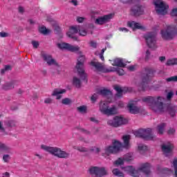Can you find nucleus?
Here are the masks:
<instances>
[{
  "instance_id": "dca6fc26",
  "label": "nucleus",
  "mask_w": 177,
  "mask_h": 177,
  "mask_svg": "<svg viewBox=\"0 0 177 177\" xmlns=\"http://www.w3.org/2000/svg\"><path fill=\"white\" fill-rule=\"evenodd\" d=\"M80 30V26H71L69 31L66 33V35L69 38H72L73 41H78V37H75V34H78V30Z\"/></svg>"
},
{
  "instance_id": "338daca9",
  "label": "nucleus",
  "mask_w": 177,
  "mask_h": 177,
  "mask_svg": "<svg viewBox=\"0 0 177 177\" xmlns=\"http://www.w3.org/2000/svg\"><path fill=\"white\" fill-rule=\"evenodd\" d=\"M2 177H10V174H9V172H6V173L3 174Z\"/></svg>"
},
{
  "instance_id": "ea45409f",
  "label": "nucleus",
  "mask_w": 177,
  "mask_h": 177,
  "mask_svg": "<svg viewBox=\"0 0 177 177\" xmlns=\"http://www.w3.org/2000/svg\"><path fill=\"white\" fill-rule=\"evenodd\" d=\"M146 150H147V146L143 145H138V151H140V153H145Z\"/></svg>"
},
{
  "instance_id": "5fc2aeb1",
  "label": "nucleus",
  "mask_w": 177,
  "mask_h": 177,
  "mask_svg": "<svg viewBox=\"0 0 177 177\" xmlns=\"http://www.w3.org/2000/svg\"><path fill=\"white\" fill-rule=\"evenodd\" d=\"M0 150H8V147L5 144L0 142Z\"/></svg>"
},
{
  "instance_id": "e433bc0d",
  "label": "nucleus",
  "mask_w": 177,
  "mask_h": 177,
  "mask_svg": "<svg viewBox=\"0 0 177 177\" xmlns=\"http://www.w3.org/2000/svg\"><path fill=\"white\" fill-rule=\"evenodd\" d=\"M172 165L174 168V175L177 177V158H174L172 162Z\"/></svg>"
},
{
  "instance_id": "58836bf2",
  "label": "nucleus",
  "mask_w": 177,
  "mask_h": 177,
  "mask_svg": "<svg viewBox=\"0 0 177 177\" xmlns=\"http://www.w3.org/2000/svg\"><path fill=\"white\" fill-rule=\"evenodd\" d=\"M79 35L81 37H86V35L88 34V32L85 29H81V28L79 26Z\"/></svg>"
},
{
  "instance_id": "680f3d73",
  "label": "nucleus",
  "mask_w": 177,
  "mask_h": 177,
  "mask_svg": "<svg viewBox=\"0 0 177 177\" xmlns=\"http://www.w3.org/2000/svg\"><path fill=\"white\" fill-rule=\"evenodd\" d=\"M4 68H6V71H10V70H12V66H10V65H6Z\"/></svg>"
},
{
  "instance_id": "f257e3e1",
  "label": "nucleus",
  "mask_w": 177,
  "mask_h": 177,
  "mask_svg": "<svg viewBox=\"0 0 177 177\" xmlns=\"http://www.w3.org/2000/svg\"><path fill=\"white\" fill-rule=\"evenodd\" d=\"M165 99L161 96H147L142 98V102L155 111V113H165L167 111L169 115L175 117L177 114V106L172 104H164Z\"/></svg>"
},
{
  "instance_id": "09e8293b",
  "label": "nucleus",
  "mask_w": 177,
  "mask_h": 177,
  "mask_svg": "<svg viewBox=\"0 0 177 177\" xmlns=\"http://www.w3.org/2000/svg\"><path fill=\"white\" fill-rule=\"evenodd\" d=\"M117 73L119 75H124L125 74V71L122 68H118Z\"/></svg>"
},
{
  "instance_id": "aec40b11",
  "label": "nucleus",
  "mask_w": 177,
  "mask_h": 177,
  "mask_svg": "<svg viewBox=\"0 0 177 177\" xmlns=\"http://www.w3.org/2000/svg\"><path fill=\"white\" fill-rule=\"evenodd\" d=\"M127 26L130 28H132L133 31H135V30H145V28L143 26L133 21L127 22Z\"/></svg>"
},
{
  "instance_id": "864d4df0",
  "label": "nucleus",
  "mask_w": 177,
  "mask_h": 177,
  "mask_svg": "<svg viewBox=\"0 0 177 177\" xmlns=\"http://www.w3.org/2000/svg\"><path fill=\"white\" fill-rule=\"evenodd\" d=\"M0 37L1 38H6V37H9V33L5 32H0Z\"/></svg>"
},
{
  "instance_id": "c85d7f7f",
  "label": "nucleus",
  "mask_w": 177,
  "mask_h": 177,
  "mask_svg": "<svg viewBox=\"0 0 177 177\" xmlns=\"http://www.w3.org/2000/svg\"><path fill=\"white\" fill-rule=\"evenodd\" d=\"M68 50H69V52H73V53L79 52L80 51V46H73L71 44H68Z\"/></svg>"
},
{
  "instance_id": "a19ab883",
  "label": "nucleus",
  "mask_w": 177,
  "mask_h": 177,
  "mask_svg": "<svg viewBox=\"0 0 177 177\" xmlns=\"http://www.w3.org/2000/svg\"><path fill=\"white\" fill-rule=\"evenodd\" d=\"M167 82H177V75L171 76L166 79Z\"/></svg>"
},
{
  "instance_id": "412c9836",
  "label": "nucleus",
  "mask_w": 177,
  "mask_h": 177,
  "mask_svg": "<svg viewBox=\"0 0 177 177\" xmlns=\"http://www.w3.org/2000/svg\"><path fill=\"white\" fill-rule=\"evenodd\" d=\"M127 108L129 109V111L131 114H139L142 111V109L135 104L131 103L127 105Z\"/></svg>"
},
{
  "instance_id": "72a5a7b5",
  "label": "nucleus",
  "mask_w": 177,
  "mask_h": 177,
  "mask_svg": "<svg viewBox=\"0 0 177 177\" xmlns=\"http://www.w3.org/2000/svg\"><path fill=\"white\" fill-rule=\"evenodd\" d=\"M177 65V58H173L168 59L166 66H176Z\"/></svg>"
},
{
  "instance_id": "f3484780",
  "label": "nucleus",
  "mask_w": 177,
  "mask_h": 177,
  "mask_svg": "<svg viewBox=\"0 0 177 177\" xmlns=\"http://www.w3.org/2000/svg\"><path fill=\"white\" fill-rule=\"evenodd\" d=\"M91 66L94 67L95 68V71H97L98 73H109L110 71L108 69L104 68V66L102 64V63L99 62H95V61H91Z\"/></svg>"
},
{
  "instance_id": "49530a36",
  "label": "nucleus",
  "mask_w": 177,
  "mask_h": 177,
  "mask_svg": "<svg viewBox=\"0 0 177 177\" xmlns=\"http://www.w3.org/2000/svg\"><path fill=\"white\" fill-rule=\"evenodd\" d=\"M32 45L35 49H37L38 46H39V42L37 41H32Z\"/></svg>"
},
{
  "instance_id": "79ce46f5",
  "label": "nucleus",
  "mask_w": 177,
  "mask_h": 177,
  "mask_svg": "<svg viewBox=\"0 0 177 177\" xmlns=\"http://www.w3.org/2000/svg\"><path fill=\"white\" fill-rule=\"evenodd\" d=\"M62 104H65L67 106L68 104H71L72 101H71V99L66 97V98L62 99Z\"/></svg>"
},
{
  "instance_id": "37998d69",
  "label": "nucleus",
  "mask_w": 177,
  "mask_h": 177,
  "mask_svg": "<svg viewBox=\"0 0 177 177\" xmlns=\"http://www.w3.org/2000/svg\"><path fill=\"white\" fill-rule=\"evenodd\" d=\"M77 110L79 111V113H86V106H80L77 108Z\"/></svg>"
},
{
  "instance_id": "4be33fe9",
  "label": "nucleus",
  "mask_w": 177,
  "mask_h": 177,
  "mask_svg": "<svg viewBox=\"0 0 177 177\" xmlns=\"http://www.w3.org/2000/svg\"><path fill=\"white\" fill-rule=\"evenodd\" d=\"M66 93V89H61L55 88L53 91L52 96H56L57 100H60L62 99V94Z\"/></svg>"
},
{
  "instance_id": "774afa93",
  "label": "nucleus",
  "mask_w": 177,
  "mask_h": 177,
  "mask_svg": "<svg viewBox=\"0 0 177 177\" xmlns=\"http://www.w3.org/2000/svg\"><path fill=\"white\" fill-rule=\"evenodd\" d=\"M19 13H24V8L19 7Z\"/></svg>"
},
{
  "instance_id": "f704fd0d",
  "label": "nucleus",
  "mask_w": 177,
  "mask_h": 177,
  "mask_svg": "<svg viewBox=\"0 0 177 177\" xmlns=\"http://www.w3.org/2000/svg\"><path fill=\"white\" fill-rule=\"evenodd\" d=\"M160 172L165 175H171V174H174V171L168 168L162 169Z\"/></svg>"
},
{
  "instance_id": "a211bd4d",
  "label": "nucleus",
  "mask_w": 177,
  "mask_h": 177,
  "mask_svg": "<svg viewBox=\"0 0 177 177\" xmlns=\"http://www.w3.org/2000/svg\"><path fill=\"white\" fill-rule=\"evenodd\" d=\"M162 151L164 154L168 157V154H172V150L174 149V145L171 142H168L167 145L164 144L161 147Z\"/></svg>"
},
{
  "instance_id": "603ef678",
  "label": "nucleus",
  "mask_w": 177,
  "mask_h": 177,
  "mask_svg": "<svg viewBox=\"0 0 177 177\" xmlns=\"http://www.w3.org/2000/svg\"><path fill=\"white\" fill-rule=\"evenodd\" d=\"M175 132H176V131L175 129H174V128H170V129L167 131L168 135H174V133H175Z\"/></svg>"
},
{
  "instance_id": "13d9d810",
  "label": "nucleus",
  "mask_w": 177,
  "mask_h": 177,
  "mask_svg": "<svg viewBox=\"0 0 177 177\" xmlns=\"http://www.w3.org/2000/svg\"><path fill=\"white\" fill-rule=\"evenodd\" d=\"M84 20H85V18H84V17H78L77 18V21L78 23H83Z\"/></svg>"
},
{
  "instance_id": "39448f33",
  "label": "nucleus",
  "mask_w": 177,
  "mask_h": 177,
  "mask_svg": "<svg viewBox=\"0 0 177 177\" xmlns=\"http://www.w3.org/2000/svg\"><path fill=\"white\" fill-rule=\"evenodd\" d=\"M160 35L162 39L165 41H171L175 38L177 35V28L176 26L173 25H167L166 28L160 30Z\"/></svg>"
},
{
  "instance_id": "473e14b6",
  "label": "nucleus",
  "mask_w": 177,
  "mask_h": 177,
  "mask_svg": "<svg viewBox=\"0 0 177 177\" xmlns=\"http://www.w3.org/2000/svg\"><path fill=\"white\" fill-rule=\"evenodd\" d=\"M165 128V123H161L160 124H158V133H159L160 135H162V133H164Z\"/></svg>"
},
{
  "instance_id": "6e6552de",
  "label": "nucleus",
  "mask_w": 177,
  "mask_h": 177,
  "mask_svg": "<svg viewBox=\"0 0 177 177\" xmlns=\"http://www.w3.org/2000/svg\"><path fill=\"white\" fill-rule=\"evenodd\" d=\"M157 33L156 32H149L144 35V38L147 42V45L151 49H156L157 48Z\"/></svg>"
},
{
  "instance_id": "4d7b16f0",
  "label": "nucleus",
  "mask_w": 177,
  "mask_h": 177,
  "mask_svg": "<svg viewBox=\"0 0 177 177\" xmlns=\"http://www.w3.org/2000/svg\"><path fill=\"white\" fill-rule=\"evenodd\" d=\"M150 59V50H147L146 55H145V60H149Z\"/></svg>"
},
{
  "instance_id": "2f4dec72",
  "label": "nucleus",
  "mask_w": 177,
  "mask_h": 177,
  "mask_svg": "<svg viewBox=\"0 0 177 177\" xmlns=\"http://www.w3.org/2000/svg\"><path fill=\"white\" fill-rule=\"evenodd\" d=\"M39 32L41 34H43V35H48L50 32V30L49 29H47L46 27L42 26L39 28Z\"/></svg>"
},
{
  "instance_id": "c9c22d12",
  "label": "nucleus",
  "mask_w": 177,
  "mask_h": 177,
  "mask_svg": "<svg viewBox=\"0 0 177 177\" xmlns=\"http://www.w3.org/2000/svg\"><path fill=\"white\" fill-rule=\"evenodd\" d=\"M112 172L115 176H124V173L121 172L118 169H113Z\"/></svg>"
},
{
  "instance_id": "ddd939ff",
  "label": "nucleus",
  "mask_w": 177,
  "mask_h": 177,
  "mask_svg": "<svg viewBox=\"0 0 177 177\" xmlns=\"http://www.w3.org/2000/svg\"><path fill=\"white\" fill-rule=\"evenodd\" d=\"M114 17V15L113 14H108L105 15L102 17H99L98 18L95 19V24H97L98 26H103V24H106V23H109L111 19Z\"/></svg>"
},
{
  "instance_id": "4c0bfd02",
  "label": "nucleus",
  "mask_w": 177,
  "mask_h": 177,
  "mask_svg": "<svg viewBox=\"0 0 177 177\" xmlns=\"http://www.w3.org/2000/svg\"><path fill=\"white\" fill-rule=\"evenodd\" d=\"M68 45L69 44L68 43H61V44H58L57 46L59 49H66V50H68Z\"/></svg>"
},
{
  "instance_id": "3c124183",
  "label": "nucleus",
  "mask_w": 177,
  "mask_h": 177,
  "mask_svg": "<svg viewBox=\"0 0 177 177\" xmlns=\"http://www.w3.org/2000/svg\"><path fill=\"white\" fill-rule=\"evenodd\" d=\"M0 132H3V133L6 132V130L5 129V127H3V124L1 121H0Z\"/></svg>"
},
{
  "instance_id": "de8ad7c7",
  "label": "nucleus",
  "mask_w": 177,
  "mask_h": 177,
  "mask_svg": "<svg viewBox=\"0 0 177 177\" xmlns=\"http://www.w3.org/2000/svg\"><path fill=\"white\" fill-rule=\"evenodd\" d=\"M97 100V94L94 93L91 97V102H93V103H95V102H96V100Z\"/></svg>"
},
{
  "instance_id": "393cba45",
  "label": "nucleus",
  "mask_w": 177,
  "mask_h": 177,
  "mask_svg": "<svg viewBox=\"0 0 177 177\" xmlns=\"http://www.w3.org/2000/svg\"><path fill=\"white\" fill-rule=\"evenodd\" d=\"M113 66H115L116 67H125L127 64H124V62H122V59L120 58H117L113 60Z\"/></svg>"
},
{
  "instance_id": "0e129e2a",
  "label": "nucleus",
  "mask_w": 177,
  "mask_h": 177,
  "mask_svg": "<svg viewBox=\"0 0 177 177\" xmlns=\"http://www.w3.org/2000/svg\"><path fill=\"white\" fill-rule=\"evenodd\" d=\"M119 30L122 32L124 31V32H128V29H127L126 28H120Z\"/></svg>"
},
{
  "instance_id": "2eb2a0df",
  "label": "nucleus",
  "mask_w": 177,
  "mask_h": 177,
  "mask_svg": "<svg viewBox=\"0 0 177 177\" xmlns=\"http://www.w3.org/2000/svg\"><path fill=\"white\" fill-rule=\"evenodd\" d=\"M41 57H42L43 60L47 63L48 66H52V64H54V66L58 65L56 60L52 58V55L45 53V51L41 52Z\"/></svg>"
},
{
  "instance_id": "a18cd8bd",
  "label": "nucleus",
  "mask_w": 177,
  "mask_h": 177,
  "mask_svg": "<svg viewBox=\"0 0 177 177\" xmlns=\"http://www.w3.org/2000/svg\"><path fill=\"white\" fill-rule=\"evenodd\" d=\"M75 149H76V150H78V151H80L81 153H86V151H88V149L85 147H77Z\"/></svg>"
},
{
  "instance_id": "c03bdc74",
  "label": "nucleus",
  "mask_w": 177,
  "mask_h": 177,
  "mask_svg": "<svg viewBox=\"0 0 177 177\" xmlns=\"http://www.w3.org/2000/svg\"><path fill=\"white\" fill-rule=\"evenodd\" d=\"M114 165H122L124 164V160L121 158H119L113 162Z\"/></svg>"
},
{
  "instance_id": "f03ea898",
  "label": "nucleus",
  "mask_w": 177,
  "mask_h": 177,
  "mask_svg": "<svg viewBox=\"0 0 177 177\" xmlns=\"http://www.w3.org/2000/svg\"><path fill=\"white\" fill-rule=\"evenodd\" d=\"M156 71L151 68H145L144 72L141 74L142 82L137 84L138 91L145 92L149 89V82L151 77H153V74Z\"/></svg>"
},
{
  "instance_id": "69168bd1",
  "label": "nucleus",
  "mask_w": 177,
  "mask_h": 177,
  "mask_svg": "<svg viewBox=\"0 0 177 177\" xmlns=\"http://www.w3.org/2000/svg\"><path fill=\"white\" fill-rule=\"evenodd\" d=\"M90 44H91V46H92V48H96V46H97L96 42L91 41Z\"/></svg>"
},
{
  "instance_id": "052dcab7",
  "label": "nucleus",
  "mask_w": 177,
  "mask_h": 177,
  "mask_svg": "<svg viewBox=\"0 0 177 177\" xmlns=\"http://www.w3.org/2000/svg\"><path fill=\"white\" fill-rule=\"evenodd\" d=\"M90 121L92 122H95V124H97L99 122V120H96L95 118H90Z\"/></svg>"
},
{
  "instance_id": "0eeeda50",
  "label": "nucleus",
  "mask_w": 177,
  "mask_h": 177,
  "mask_svg": "<svg viewBox=\"0 0 177 177\" xmlns=\"http://www.w3.org/2000/svg\"><path fill=\"white\" fill-rule=\"evenodd\" d=\"M85 63V56L80 55L77 59V62L75 66V68L77 73L83 81H86V73L84 69V64Z\"/></svg>"
},
{
  "instance_id": "6ab92c4d",
  "label": "nucleus",
  "mask_w": 177,
  "mask_h": 177,
  "mask_svg": "<svg viewBox=\"0 0 177 177\" xmlns=\"http://www.w3.org/2000/svg\"><path fill=\"white\" fill-rule=\"evenodd\" d=\"M19 84V82L16 80H12L10 82H7L2 85L1 89L3 91H11V89H14L15 86Z\"/></svg>"
},
{
  "instance_id": "7ed1b4c3",
  "label": "nucleus",
  "mask_w": 177,
  "mask_h": 177,
  "mask_svg": "<svg viewBox=\"0 0 177 177\" xmlns=\"http://www.w3.org/2000/svg\"><path fill=\"white\" fill-rule=\"evenodd\" d=\"M125 171H127V172H128V174L133 177L139 176V173L140 171L147 176H149V175H150V163L147 162L142 165V166L138 170L135 169V168H133L132 166H127L125 167Z\"/></svg>"
},
{
  "instance_id": "bb28decb",
  "label": "nucleus",
  "mask_w": 177,
  "mask_h": 177,
  "mask_svg": "<svg viewBox=\"0 0 177 177\" xmlns=\"http://www.w3.org/2000/svg\"><path fill=\"white\" fill-rule=\"evenodd\" d=\"M99 95H102V96H110L111 95V91L109 89H102L98 91Z\"/></svg>"
},
{
  "instance_id": "8fccbe9b",
  "label": "nucleus",
  "mask_w": 177,
  "mask_h": 177,
  "mask_svg": "<svg viewBox=\"0 0 177 177\" xmlns=\"http://www.w3.org/2000/svg\"><path fill=\"white\" fill-rule=\"evenodd\" d=\"M172 96H174V92L169 91L167 95V100H171V99H172Z\"/></svg>"
},
{
  "instance_id": "4468645a",
  "label": "nucleus",
  "mask_w": 177,
  "mask_h": 177,
  "mask_svg": "<svg viewBox=\"0 0 177 177\" xmlns=\"http://www.w3.org/2000/svg\"><path fill=\"white\" fill-rule=\"evenodd\" d=\"M130 13L132 16H135L136 17L142 16V15L145 14V8L140 5L133 6L131 8Z\"/></svg>"
},
{
  "instance_id": "bf43d9fd",
  "label": "nucleus",
  "mask_w": 177,
  "mask_h": 177,
  "mask_svg": "<svg viewBox=\"0 0 177 177\" xmlns=\"http://www.w3.org/2000/svg\"><path fill=\"white\" fill-rule=\"evenodd\" d=\"M44 103H46V104H50V103H52V99L51 98H46L44 100Z\"/></svg>"
},
{
  "instance_id": "5701e85b",
  "label": "nucleus",
  "mask_w": 177,
  "mask_h": 177,
  "mask_svg": "<svg viewBox=\"0 0 177 177\" xmlns=\"http://www.w3.org/2000/svg\"><path fill=\"white\" fill-rule=\"evenodd\" d=\"M105 115H114L117 114V108L115 106H113L111 108H108L106 110L104 111Z\"/></svg>"
},
{
  "instance_id": "1a4fd4ad",
  "label": "nucleus",
  "mask_w": 177,
  "mask_h": 177,
  "mask_svg": "<svg viewBox=\"0 0 177 177\" xmlns=\"http://www.w3.org/2000/svg\"><path fill=\"white\" fill-rule=\"evenodd\" d=\"M90 175L95 177H103L109 175L107 169L104 167H91L88 169Z\"/></svg>"
},
{
  "instance_id": "c756f323",
  "label": "nucleus",
  "mask_w": 177,
  "mask_h": 177,
  "mask_svg": "<svg viewBox=\"0 0 177 177\" xmlns=\"http://www.w3.org/2000/svg\"><path fill=\"white\" fill-rule=\"evenodd\" d=\"M73 84L76 88H80L81 86V80L77 77H74L73 80Z\"/></svg>"
},
{
  "instance_id": "20e7f679",
  "label": "nucleus",
  "mask_w": 177,
  "mask_h": 177,
  "mask_svg": "<svg viewBox=\"0 0 177 177\" xmlns=\"http://www.w3.org/2000/svg\"><path fill=\"white\" fill-rule=\"evenodd\" d=\"M41 149L58 158H68L70 157L69 153L62 150V149L59 147H53L42 145Z\"/></svg>"
},
{
  "instance_id": "6e6d98bb",
  "label": "nucleus",
  "mask_w": 177,
  "mask_h": 177,
  "mask_svg": "<svg viewBox=\"0 0 177 177\" xmlns=\"http://www.w3.org/2000/svg\"><path fill=\"white\" fill-rule=\"evenodd\" d=\"M10 158L9 155H4L3 156V160L4 162H8V161H9Z\"/></svg>"
},
{
  "instance_id": "9d476101",
  "label": "nucleus",
  "mask_w": 177,
  "mask_h": 177,
  "mask_svg": "<svg viewBox=\"0 0 177 177\" xmlns=\"http://www.w3.org/2000/svg\"><path fill=\"white\" fill-rule=\"evenodd\" d=\"M153 5L156 6V13L162 15H167L169 6L164 3V1L161 0H154Z\"/></svg>"
},
{
  "instance_id": "e2e57ef3",
  "label": "nucleus",
  "mask_w": 177,
  "mask_h": 177,
  "mask_svg": "<svg viewBox=\"0 0 177 177\" xmlns=\"http://www.w3.org/2000/svg\"><path fill=\"white\" fill-rule=\"evenodd\" d=\"M128 70H129V71H135V66H129Z\"/></svg>"
},
{
  "instance_id": "7c9ffc66",
  "label": "nucleus",
  "mask_w": 177,
  "mask_h": 177,
  "mask_svg": "<svg viewBox=\"0 0 177 177\" xmlns=\"http://www.w3.org/2000/svg\"><path fill=\"white\" fill-rule=\"evenodd\" d=\"M6 127L8 128H13L16 127V122L15 120H7L4 122Z\"/></svg>"
},
{
  "instance_id": "423d86ee",
  "label": "nucleus",
  "mask_w": 177,
  "mask_h": 177,
  "mask_svg": "<svg viewBox=\"0 0 177 177\" xmlns=\"http://www.w3.org/2000/svg\"><path fill=\"white\" fill-rule=\"evenodd\" d=\"M134 135L136 138H141L145 140H154L156 136L153 135L151 129L149 128L147 129H140L138 131H134Z\"/></svg>"
},
{
  "instance_id": "f8f14e48",
  "label": "nucleus",
  "mask_w": 177,
  "mask_h": 177,
  "mask_svg": "<svg viewBox=\"0 0 177 177\" xmlns=\"http://www.w3.org/2000/svg\"><path fill=\"white\" fill-rule=\"evenodd\" d=\"M113 146H109L105 149L106 153L113 154L114 153H118V151H120L121 149V147H122V144H121V142H118V140H115L113 142Z\"/></svg>"
},
{
  "instance_id": "b1692460",
  "label": "nucleus",
  "mask_w": 177,
  "mask_h": 177,
  "mask_svg": "<svg viewBox=\"0 0 177 177\" xmlns=\"http://www.w3.org/2000/svg\"><path fill=\"white\" fill-rule=\"evenodd\" d=\"M109 109V103L106 102L101 101L100 103V110L102 114H104V111Z\"/></svg>"
},
{
  "instance_id": "cd10ccee",
  "label": "nucleus",
  "mask_w": 177,
  "mask_h": 177,
  "mask_svg": "<svg viewBox=\"0 0 177 177\" xmlns=\"http://www.w3.org/2000/svg\"><path fill=\"white\" fill-rule=\"evenodd\" d=\"M114 89L117 92V97H122V93L124 92V90H122V88H121V87H120L119 86H115Z\"/></svg>"
},
{
  "instance_id": "9b49d317",
  "label": "nucleus",
  "mask_w": 177,
  "mask_h": 177,
  "mask_svg": "<svg viewBox=\"0 0 177 177\" xmlns=\"http://www.w3.org/2000/svg\"><path fill=\"white\" fill-rule=\"evenodd\" d=\"M127 120L122 118V117L115 116L113 120H109L107 122L108 125L111 127H114V128H118V127H121L124 124H127Z\"/></svg>"
},
{
  "instance_id": "a878e982",
  "label": "nucleus",
  "mask_w": 177,
  "mask_h": 177,
  "mask_svg": "<svg viewBox=\"0 0 177 177\" xmlns=\"http://www.w3.org/2000/svg\"><path fill=\"white\" fill-rule=\"evenodd\" d=\"M122 139L124 141V147L126 149H128V147L129 146V140L131 139V136L130 135L124 136Z\"/></svg>"
}]
</instances>
